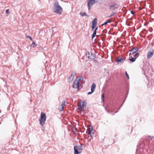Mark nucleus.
<instances>
[{"label":"nucleus","instance_id":"obj_1","mask_svg":"<svg viewBox=\"0 0 154 154\" xmlns=\"http://www.w3.org/2000/svg\"><path fill=\"white\" fill-rule=\"evenodd\" d=\"M53 12L60 15H61L62 13L63 8L59 5L58 2H55L54 5Z\"/></svg>","mask_w":154,"mask_h":154},{"label":"nucleus","instance_id":"obj_2","mask_svg":"<svg viewBox=\"0 0 154 154\" xmlns=\"http://www.w3.org/2000/svg\"><path fill=\"white\" fill-rule=\"evenodd\" d=\"M46 116L45 113L42 112L41 113L40 118L39 119L40 122V124L43 126L45 123V121L46 120Z\"/></svg>","mask_w":154,"mask_h":154},{"label":"nucleus","instance_id":"obj_3","mask_svg":"<svg viewBox=\"0 0 154 154\" xmlns=\"http://www.w3.org/2000/svg\"><path fill=\"white\" fill-rule=\"evenodd\" d=\"M87 2L88 10H89L93 5L98 2L99 0H87Z\"/></svg>","mask_w":154,"mask_h":154},{"label":"nucleus","instance_id":"obj_4","mask_svg":"<svg viewBox=\"0 0 154 154\" xmlns=\"http://www.w3.org/2000/svg\"><path fill=\"white\" fill-rule=\"evenodd\" d=\"M82 145H81L80 146L76 145L74 146V154H79L81 153L82 150Z\"/></svg>","mask_w":154,"mask_h":154},{"label":"nucleus","instance_id":"obj_5","mask_svg":"<svg viewBox=\"0 0 154 154\" xmlns=\"http://www.w3.org/2000/svg\"><path fill=\"white\" fill-rule=\"evenodd\" d=\"M86 104L84 101H81L79 102L78 106L80 110L84 111L86 109Z\"/></svg>","mask_w":154,"mask_h":154},{"label":"nucleus","instance_id":"obj_6","mask_svg":"<svg viewBox=\"0 0 154 154\" xmlns=\"http://www.w3.org/2000/svg\"><path fill=\"white\" fill-rule=\"evenodd\" d=\"M86 55L88 58L91 60H94L95 57V55L94 53L87 52L86 53Z\"/></svg>","mask_w":154,"mask_h":154},{"label":"nucleus","instance_id":"obj_7","mask_svg":"<svg viewBox=\"0 0 154 154\" xmlns=\"http://www.w3.org/2000/svg\"><path fill=\"white\" fill-rule=\"evenodd\" d=\"M119 5L116 3L112 4L109 5V8L110 10L113 11L118 8Z\"/></svg>","mask_w":154,"mask_h":154},{"label":"nucleus","instance_id":"obj_8","mask_svg":"<svg viewBox=\"0 0 154 154\" xmlns=\"http://www.w3.org/2000/svg\"><path fill=\"white\" fill-rule=\"evenodd\" d=\"M78 78L76 79L74 82L73 84V88H76L79 87V80H78Z\"/></svg>","mask_w":154,"mask_h":154},{"label":"nucleus","instance_id":"obj_9","mask_svg":"<svg viewBox=\"0 0 154 154\" xmlns=\"http://www.w3.org/2000/svg\"><path fill=\"white\" fill-rule=\"evenodd\" d=\"M138 49L137 48V47H134L130 51V53L129 54V55H130L131 54H133L137 51H138Z\"/></svg>","mask_w":154,"mask_h":154},{"label":"nucleus","instance_id":"obj_10","mask_svg":"<svg viewBox=\"0 0 154 154\" xmlns=\"http://www.w3.org/2000/svg\"><path fill=\"white\" fill-rule=\"evenodd\" d=\"M74 74H73L72 73L71 74L70 76L69 77V79H68L69 81V82H71L73 80L74 77Z\"/></svg>","mask_w":154,"mask_h":154},{"label":"nucleus","instance_id":"obj_11","mask_svg":"<svg viewBox=\"0 0 154 154\" xmlns=\"http://www.w3.org/2000/svg\"><path fill=\"white\" fill-rule=\"evenodd\" d=\"M96 85L95 84V83H93L92 84V85H91V91L94 92V91L95 89V88H96Z\"/></svg>","mask_w":154,"mask_h":154},{"label":"nucleus","instance_id":"obj_12","mask_svg":"<svg viewBox=\"0 0 154 154\" xmlns=\"http://www.w3.org/2000/svg\"><path fill=\"white\" fill-rule=\"evenodd\" d=\"M65 100H64L62 102V103L61 104V108L60 109V110L61 111H63V107L65 106Z\"/></svg>","mask_w":154,"mask_h":154},{"label":"nucleus","instance_id":"obj_13","mask_svg":"<svg viewBox=\"0 0 154 154\" xmlns=\"http://www.w3.org/2000/svg\"><path fill=\"white\" fill-rule=\"evenodd\" d=\"M153 55V53L152 52H149L147 54V57L148 59L150 58Z\"/></svg>","mask_w":154,"mask_h":154},{"label":"nucleus","instance_id":"obj_14","mask_svg":"<svg viewBox=\"0 0 154 154\" xmlns=\"http://www.w3.org/2000/svg\"><path fill=\"white\" fill-rule=\"evenodd\" d=\"M123 60V59L121 58L120 59H117L116 60V62L118 63H121Z\"/></svg>","mask_w":154,"mask_h":154},{"label":"nucleus","instance_id":"obj_15","mask_svg":"<svg viewBox=\"0 0 154 154\" xmlns=\"http://www.w3.org/2000/svg\"><path fill=\"white\" fill-rule=\"evenodd\" d=\"M136 59V58H133L132 56H130L129 57V59L131 62H133Z\"/></svg>","mask_w":154,"mask_h":154},{"label":"nucleus","instance_id":"obj_16","mask_svg":"<svg viewBox=\"0 0 154 154\" xmlns=\"http://www.w3.org/2000/svg\"><path fill=\"white\" fill-rule=\"evenodd\" d=\"M80 14L82 16H87L88 17H89L90 16H88V15L86 14V13L85 12L84 13H82L80 12Z\"/></svg>","mask_w":154,"mask_h":154},{"label":"nucleus","instance_id":"obj_17","mask_svg":"<svg viewBox=\"0 0 154 154\" xmlns=\"http://www.w3.org/2000/svg\"><path fill=\"white\" fill-rule=\"evenodd\" d=\"M116 13V12L113 11V12H112V13H111V14L109 16H108L107 17L108 18V17H112L113 16H114L115 14Z\"/></svg>","mask_w":154,"mask_h":154},{"label":"nucleus","instance_id":"obj_18","mask_svg":"<svg viewBox=\"0 0 154 154\" xmlns=\"http://www.w3.org/2000/svg\"><path fill=\"white\" fill-rule=\"evenodd\" d=\"M97 25L96 23H92V25H91V28L92 30H93L96 27V26Z\"/></svg>","mask_w":154,"mask_h":154},{"label":"nucleus","instance_id":"obj_19","mask_svg":"<svg viewBox=\"0 0 154 154\" xmlns=\"http://www.w3.org/2000/svg\"><path fill=\"white\" fill-rule=\"evenodd\" d=\"M97 19L96 18H95L92 22V23H96L97 22Z\"/></svg>","mask_w":154,"mask_h":154},{"label":"nucleus","instance_id":"obj_20","mask_svg":"<svg viewBox=\"0 0 154 154\" xmlns=\"http://www.w3.org/2000/svg\"><path fill=\"white\" fill-rule=\"evenodd\" d=\"M97 28H96L95 29V30H94V32H93V34H94V35H96V32H97Z\"/></svg>","mask_w":154,"mask_h":154},{"label":"nucleus","instance_id":"obj_21","mask_svg":"<svg viewBox=\"0 0 154 154\" xmlns=\"http://www.w3.org/2000/svg\"><path fill=\"white\" fill-rule=\"evenodd\" d=\"M139 55V53H135V54L134 55V57H137Z\"/></svg>","mask_w":154,"mask_h":154},{"label":"nucleus","instance_id":"obj_22","mask_svg":"<svg viewBox=\"0 0 154 154\" xmlns=\"http://www.w3.org/2000/svg\"><path fill=\"white\" fill-rule=\"evenodd\" d=\"M34 45H35V46L37 45H36L35 44V43L34 42H33L32 44V46L33 47H35Z\"/></svg>","mask_w":154,"mask_h":154},{"label":"nucleus","instance_id":"obj_23","mask_svg":"<svg viewBox=\"0 0 154 154\" xmlns=\"http://www.w3.org/2000/svg\"><path fill=\"white\" fill-rule=\"evenodd\" d=\"M92 130H93V129H92V128H89V133L90 134L91 132L92 131Z\"/></svg>","mask_w":154,"mask_h":154},{"label":"nucleus","instance_id":"obj_24","mask_svg":"<svg viewBox=\"0 0 154 154\" xmlns=\"http://www.w3.org/2000/svg\"><path fill=\"white\" fill-rule=\"evenodd\" d=\"M125 75L127 76V78L129 79V76L128 75L126 71H125Z\"/></svg>","mask_w":154,"mask_h":154},{"label":"nucleus","instance_id":"obj_25","mask_svg":"<svg viewBox=\"0 0 154 154\" xmlns=\"http://www.w3.org/2000/svg\"><path fill=\"white\" fill-rule=\"evenodd\" d=\"M112 21V20H111V19H109L107 21H106V22H107V23H110Z\"/></svg>","mask_w":154,"mask_h":154},{"label":"nucleus","instance_id":"obj_26","mask_svg":"<svg viewBox=\"0 0 154 154\" xmlns=\"http://www.w3.org/2000/svg\"><path fill=\"white\" fill-rule=\"evenodd\" d=\"M101 97H101V99H102V100H104V94H102Z\"/></svg>","mask_w":154,"mask_h":154},{"label":"nucleus","instance_id":"obj_27","mask_svg":"<svg viewBox=\"0 0 154 154\" xmlns=\"http://www.w3.org/2000/svg\"><path fill=\"white\" fill-rule=\"evenodd\" d=\"M94 92V91H91V92H88L87 93V94L88 95L90 94H91L92 93H93Z\"/></svg>","mask_w":154,"mask_h":154},{"label":"nucleus","instance_id":"obj_28","mask_svg":"<svg viewBox=\"0 0 154 154\" xmlns=\"http://www.w3.org/2000/svg\"><path fill=\"white\" fill-rule=\"evenodd\" d=\"M27 38H29V39L30 40L32 41V38H31L30 36H28Z\"/></svg>","mask_w":154,"mask_h":154},{"label":"nucleus","instance_id":"obj_29","mask_svg":"<svg viewBox=\"0 0 154 154\" xmlns=\"http://www.w3.org/2000/svg\"><path fill=\"white\" fill-rule=\"evenodd\" d=\"M107 22H106V21L102 25V26H103L104 25H105L106 24H107Z\"/></svg>","mask_w":154,"mask_h":154},{"label":"nucleus","instance_id":"obj_30","mask_svg":"<svg viewBox=\"0 0 154 154\" xmlns=\"http://www.w3.org/2000/svg\"><path fill=\"white\" fill-rule=\"evenodd\" d=\"M149 137L150 138L151 140L154 137L153 136H149Z\"/></svg>","mask_w":154,"mask_h":154},{"label":"nucleus","instance_id":"obj_31","mask_svg":"<svg viewBox=\"0 0 154 154\" xmlns=\"http://www.w3.org/2000/svg\"><path fill=\"white\" fill-rule=\"evenodd\" d=\"M6 12L7 14L9 13V9L7 10H6Z\"/></svg>","mask_w":154,"mask_h":154},{"label":"nucleus","instance_id":"obj_32","mask_svg":"<svg viewBox=\"0 0 154 154\" xmlns=\"http://www.w3.org/2000/svg\"><path fill=\"white\" fill-rule=\"evenodd\" d=\"M95 35H94V34H92V39H93L94 37H95Z\"/></svg>","mask_w":154,"mask_h":154},{"label":"nucleus","instance_id":"obj_33","mask_svg":"<svg viewBox=\"0 0 154 154\" xmlns=\"http://www.w3.org/2000/svg\"><path fill=\"white\" fill-rule=\"evenodd\" d=\"M131 13L132 14H135V12L132 11H131Z\"/></svg>","mask_w":154,"mask_h":154},{"label":"nucleus","instance_id":"obj_34","mask_svg":"<svg viewBox=\"0 0 154 154\" xmlns=\"http://www.w3.org/2000/svg\"><path fill=\"white\" fill-rule=\"evenodd\" d=\"M83 77H80V78L78 80H79H79H83Z\"/></svg>","mask_w":154,"mask_h":154},{"label":"nucleus","instance_id":"obj_35","mask_svg":"<svg viewBox=\"0 0 154 154\" xmlns=\"http://www.w3.org/2000/svg\"><path fill=\"white\" fill-rule=\"evenodd\" d=\"M123 103H124V102L123 103H122V104H123ZM122 105H123V104H122L121 105V106L119 108V109H120V108L122 106Z\"/></svg>","mask_w":154,"mask_h":154},{"label":"nucleus","instance_id":"obj_36","mask_svg":"<svg viewBox=\"0 0 154 154\" xmlns=\"http://www.w3.org/2000/svg\"><path fill=\"white\" fill-rule=\"evenodd\" d=\"M152 45H153V43H152Z\"/></svg>","mask_w":154,"mask_h":154},{"label":"nucleus","instance_id":"obj_37","mask_svg":"<svg viewBox=\"0 0 154 154\" xmlns=\"http://www.w3.org/2000/svg\"><path fill=\"white\" fill-rule=\"evenodd\" d=\"M61 1H63V0H60Z\"/></svg>","mask_w":154,"mask_h":154}]
</instances>
